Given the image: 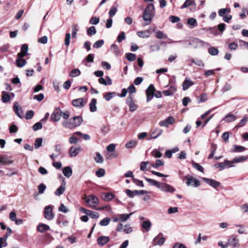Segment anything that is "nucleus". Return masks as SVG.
I'll use <instances>...</instances> for the list:
<instances>
[{
  "instance_id": "c9c22d12",
  "label": "nucleus",
  "mask_w": 248,
  "mask_h": 248,
  "mask_svg": "<svg viewBox=\"0 0 248 248\" xmlns=\"http://www.w3.org/2000/svg\"><path fill=\"white\" fill-rule=\"evenodd\" d=\"M248 121V117L244 115L243 119L240 121L236 127H242L245 125Z\"/></svg>"
},
{
  "instance_id": "412c9836",
  "label": "nucleus",
  "mask_w": 248,
  "mask_h": 248,
  "mask_svg": "<svg viewBox=\"0 0 248 248\" xmlns=\"http://www.w3.org/2000/svg\"><path fill=\"white\" fill-rule=\"evenodd\" d=\"M1 101L3 103H6L10 100V95L5 91L1 93Z\"/></svg>"
},
{
  "instance_id": "338daca9",
  "label": "nucleus",
  "mask_w": 248,
  "mask_h": 248,
  "mask_svg": "<svg viewBox=\"0 0 248 248\" xmlns=\"http://www.w3.org/2000/svg\"><path fill=\"white\" fill-rule=\"evenodd\" d=\"M42 128V124L40 122L35 123L32 126V129L34 131H37Z\"/></svg>"
},
{
  "instance_id": "4468645a",
  "label": "nucleus",
  "mask_w": 248,
  "mask_h": 248,
  "mask_svg": "<svg viewBox=\"0 0 248 248\" xmlns=\"http://www.w3.org/2000/svg\"><path fill=\"white\" fill-rule=\"evenodd\" d=\"M72 105L74 106L78 107H83L86 104V102L84 103V100L82 98H79L78 99H74L72 101Z\"/></svg>"
},
{
  "instance_id": "58836bf2",
  "label": "nucleus",
  "mask_w": 248,
  "mask_h": 248,
  "mask_svg": "<svg viewBox=\"0 0 248 248\" xmlns=\"http://www.w3.org/2000/svg\"><path fill=\"white\" fill-rule=\"evenodd\" d=\"M110 220L109 217H106L100 221L99 225L101 226H107L109 224Z\"/></svg>"
},
{
  "instance_id": "2eb2a0df",
  "label": "nucleus",
  "mask_w": 248,
  "mask_h": 248,
  "mask_svg": "<svg viewBox=\"0 0 248 248\" xmlns=\"http://www.w3.org/2000/svg\"><path fill=\"white\" fill-rule=\"evenodd\" d=\"M109 241V238L108 236H101L97 238V243L98 245L104 246Z\"/></svg>"
},
{
  "instance_id": "864d4df0",
  "label": "nucleus",
  "mask_w": 248,
  "mask_h": 248,
  "mask_svg": "<svg viewBox=\"0 0 248 248\" xmlns=\"http://www.w3.org/2000/svg\"><path fill=\"white\" fill-rule=\"evenodd\" d=\"M100 21V19L98 17L93 16L92 17L90 20V23L91 24L96 25Z\"/></svg>"
},
{
  "instance_id": "39448f33",
  "label": "nucleus",
  "mask_w": 248,
  "mask_h": 248,
  "mask_svg": "<svg viewBox=\"0 0 248 248\" xmlns=\"http://www.w3.org/2000/svg\"><path fill=\"white\" fill-rule=\"evenodd\" d=\"M228 245L233 248H237L240 246L239 240L237 236L234 235H231L228 240Z\"/></svg>"
},
{
  "instance_id": "7c9ffc66",
  "label": "nucleus",
  "mask_w": 248,
  "mask_h": 248,
  "mask_svg": "<svg viewBox=\"0 0 248 248\" xmlns=\"http://www.w3.org/2000/svg\"><path fill=\"white\" fill-rule=\"evenodd\" d=\"M233 148L234 149L232 151V152H242L246 150L245 147L237 145H234Z\"/></svg>"
},
{
  "instance_id": "bf43d9fd",
  "label": "nucleus",
  "mask_w": 248,
  "mask_h": 248,
  "mask_svg": "<svg viewBox=\"0 0 248 248\" xmlns=\"http://www.w3.org/2000/svg\"><path fill=\"white\" fill-rule=\"evenodd\" d=\"M105 174V170L103 169H99L96 171V175L98 177L103 176Z\"/></svg>"
},
{
  "instance_id": "a19ab883",
  "label": "nucleus",
  "mask_w": 248,
  "mask_h": 248,
  "mask_svg": "<svg viewBox=\"0 0 248 248\" xmlns=\"http://www.w3.org/2000/svg\"><path fill=\"white\" fill-rule=\"evenodd\" d=\"M80 73L81 72L78 69H74L70 72L69 76L72 78H74L79 76Z\"/></svg>"
},
{
  "instance_id": "f03ea898",
  "label": "nucleus",
  "mask_w": 248,
  "mask_h": 248,
  "mask_svg": "<svg viewBox=\"0 0 248 248\" xmlns=\"http://www.w3.org/2000/svg\"><path fill=\"white\" fill-rule=\"evenodd\" d=\"M83 120L81 116H78L71 118L68 120L62 122V126L66 128L73 129L79 126L83 122Z\"/></svg>"
},
{
  "instance_id": "473e14b6",
  "label": "nucleus",
  "mask_w": 248,
  "mask_h": 248,
  "mask_svg": "<svg viewBox=\"0 0 248 248\" xmlns=\"http://www.w3.org/2000/svg\"><path fill=\"white\" fill-rule=\"evenodd\" d=\"M114 197V195L111 193H104V197H102V199L105 201H109L111 200Z\"/></svg>"
},
{
  "instance_id": "de8ad7c7",
  "label": "nucleus",
  "mask_w": 248,
  "mask_h": 248,
  "mask_svg": "<svg viewBox=\"0 0 248 248\" xmlns=\"http://www.w3.org/2000/svg\"><path fill=\"white\" fill-rule=\"evenodd\" d=\"M192 166L194 168H195L196 169L198 170L199 171H201L202 172H204V169H203V168L201 165H200L199 164H198L197 163H196V162H192Z\"/></svg>"
},
{
  "instance_id": "f257e3e1",
  "label": "nucleus",
  "mask_w": 248,
  "mask_h": 248,
  "mask_svg": "<svg viewBox=\"0 0 248 248\" xmlns=\"http://www.w3.org/2000/svg\"><path fill=\"white\" fill-rule=\"evenodd\" d=\"M155 16V7L153 3H149L144 10L142 17L145 22L143 26L148 25L151 24V21Z\"/></svg>"
},
{
  "instance_id": "e433bc0d",
  "label": "nucleus",
  "mask_w": 248,
  "mask_h": 248,
  "mask_svg": "<svg viewBox=\"0 0 248 248\" xmlns=\"http://www.w3.org/2000/svg\"><path fill=\"white\" fill-rule=\"evenodd\" d=\"M151 227V223L149 220L144 221L142 223V227L147 232L149 231Z\"/></svg>"
},
{
  "instance_id": "8fccbe9b",
  "label": "nucleus",
  "mask_w": 248,
  "mask_h": 248,
  "mask_svg": "<svg viewBox=\"0 0 248 248\" xmlns=\"http://www.w3.org/2000/svg\"><path fill=\"white\" fill-rule=\"evenodd\" d=\"M126 57L127 60L130 62L135 61L136 58V55L132 53H127L126 54Z\"/></svg>"
},
{
  "instance_id": "6ab92c4d",
  "label": "nucleus",
  "mask_w": 248,
  "mask_h": 248,
  "mask_svg": "<svg viewBox=\"0 0 248 248\" xmlns=\"http://www.w3.org/2000/svg\"><path fill=\"white\" fill-rule=\"evenodd\" d=\"M137 34L140 38H148L150 36L149 30L141 31L137 32Z\"/></svg>"
},
{
  "instance_id": "bb28decb",
  "label": "nucleus",
  "mask_w": 248,
  "mask_h": 248,
  "mask_svg": "<svg viewBox=\"0 0 248 248\" xmlns=\"http://www.w3.org/2000/svg\"><path fill=\"white\" fill-rule=\"evenodd\" d=\"M165 240V239L164 237L159 238L156 236L154 239L153 242L154 245H162L164 243Z\"/></svg>"
},
{
  "instance_id": "774afa93",
  "label": "nucleus",
  "mask_w": 248,
  "mask_h": 248,
  "mask_svg": "<svg viewBox=\"0 0 248 248\" xmlns=\"http://www.w3.org/2000/svg\"><path fill=\"white\" fill-rule=\"evenodd\" d=\"M129 107V111H134L137 109L138 106L135 103L134 101L131 103V104H129L128 105Z\"/></svg>"
},
{
  "instance_id": "aec40b11",
  "label": "nucleus",
  "mask_w": 248,
  "mask_h": 248,
  "mask_svg": "<svg viewBox=\"0 0 248 248\" xmlns=\"http://www.w3.org/2000/svg\"><path fill=\"white\" fill-rule=\"evenodd\" d=\"M210 149H211V150H210L211 153L207 157V158L208 159H211L214 157L215 153L217 149V144H216L214 143H211V146H210Z\"/></svg>"
},
{
  "instance_id": "4d7b16f0",
  "label": "nucleus",
  "mask_w": 248,
  "mask_h": 248,
  "mask_svg": "<svg viewBox=\"0 0 248 248\" xmlns=\"http://www.w3.org/2000/svg\"><path fill=\"white\" fill-rule=\"evenodd\" d=\"M207 100V95L205 93H202L199 96V103H202L205 102Z\"/></svg>"
},
{
  "instance_id": "1a4fd4ad",
  "label": "nucleus",
  "mask_w": 248,
  "mask_h": 248,
  "mask_svg": "<svg viewBox=\"0 0 248 248\" xmlns=\"http://www.w3.org/2000/svg\"><path fill=\"white\" fill-rule=\"evenodd\" d=\"M202 179L204 182H205L207 184L209 185L210 186H212V187L215 188L218 187L220 185L219 182L212 179L203 177L202 178Z\"/></svg>"
},
{
  "instance_id": "9b49d317",
  "label": "nucleus",
  "mask_w": 248,
  "mask_h": 248,
  "mask_svg": "<svg viewBox=\"0 0 248 248\" xmlns=\"http://www.w3.org/2000/svg\"><path fill=\"white\" fill-rule=\"evenodd\" d=\"M160 189L164 191L173 193L175 191V189L171 186L166 183H162Z\"/></svg>"
},
{
  "instance_id": "c85d7f7f",
  "label": "nucleus",
  "mask_w": 248,
  "mask_h": 248,
  "mask_svg": "<svg viewBox=\"0 0 248 248\" xmlns=\"http://www.w3.org/2000/svg\"><path fill=\"white\" fill-rule=\"evenodd\" d=\"M155 37L157 39H165L168 38L167 34H165L163 31H157L156 32Z\"/></svg>"
},
{
  "instance_id": "f704fd0d",
  "label": "nucleus",
  "mask_w": 248,
  "mask_h": 248,
  "mask_svg": "<svg viewBox=\"0 0 248 248\" xmlns=\"http://www.w3.org/2000/svg\"><path fill=\"white\" fill-rule=\"evenodd\" d=\"M151 165L153 167L157 168L160 166H163L164 165V162L162 160L157 159L156 160L155 163H152Z\"/></svg>"
},
{
  "instance_id": "4be33fe9",
  "label": "nucleus",
  "mask_w": 248,
  "mask_h": 248,
  "mask_svg": "<svg viewBox=\"0 0 248 248\" xmlns=\"http://www.w3.org/2000/svg\"><path fill=\"white\" fill-rule=\"evenodd\" d=\"M144 179L151 185L155 186L158 188H160L162 183H160L154 179H150L146 177H144Z\"/></svg>"
},
{
  "instance_id": "13d9d810",
  "label": "nucleus",
  "mask_w": 248,
  "mask_h": 248,
  "mask_svg": "<svg viewBox=\"0 0 248 248\" xmlns=\"http://www.w3.org/2000/svg\"><path fill=\"white\" fill-rule=\"evenodd\" d=\"M110 48L115 54L117 55L119 53V49L117 45L112 44Z\"/></svg>"
},
{
  "instance_id": "f3484780",
  "label": "nucleus",
  "mask_w": 248,
  "mask_h": 248,
  "mask_svg": "<svg viewBox=\"0 0 248 248\" xmlns=\"http://www.w3.org/2000/svg\"><path fill=\"white\" fill-rule=\"evenodd\" d=\"M37 231L41 233L45 232L46 231H49L50 228V227L43 223H40L37 226Z\"/></svg>"
},
{
  "instance_id": "6e6d98bb",
  "label": "nucleus",
  "mask_w": 248,
  "mask_h": 248,
  "mask_svg": "<svg viewBox=\"0 0 248 248\" xmlns=\"http://www.w3.org/2000/svg\"><path fill=\"white\" fill-rule=\"evenodd\" d=\"M149 164H150V162L148 161L141 162L140 164V170L141 171H145L146 170L147 165Z\"/></svg>"
},
{
  "instance_id": "5701e85b",
  "label": "nucleus",
  "mask_w": 248,
  "mask_h": 248,
  "mask_svg": "<svg viewBox=\"0 0 248 248\" xmlns=\"http://www.w3.org/2000/svg\"><path fill=\"white\" fill-rule=\"evenodd\" d=\"M63 173L66 177H70L72 175V170L70 167L68 166L63 168Z\"/></svg>"
},
{
  "instance_id": "7ed1b4c3",
  "label": "nucleus",
  "mask_w": 248,
  "mask_h": 248,
  "mask_svg": "<svg viewBox=\"0 0 248 248\" xmlns=\"http://www.w3.org/2000/svg\"><path fill=\"white\" fill-rule=\"evenodd\" d=\"M184 178L186 180V184L187 186L192 185L194 187H198L201 185L200 181L195 178H194L192 176L189 174L185 176Z\"/></svg>"
},
{
  "instance_id": "603ef678",
  "label": "nucleus",
  "mask_w": 248,
  "mask_h": 248,
  "mask_svg": "<svg viewBox=\"0 0 248 248\" xmlns=\"http://www.w3.org/2000/svg\"><path fill=\"white\" fill-rule=\"evenodd\" d=\"M88 35H92L95 34L96 32L95 28L94 26H92L88 28L87 31Z\"/></svg>"
},
{
  "instance_id": "c756f323",
  "label": "nucleus",
  "mask_w": 248,
  "mask_h": 248,
  "mask_svg": "<svg viewBox=\"0 0 248 248\" xmlns=\"http://www.w3.org/2000/svg\"><path fill=\"white\" fill-rule=\"evenodd\" d=\"M13 161L9 160L8 157L5 155L0 156V163L3 164H11L13 163Z\"/></svg>"
},
{
  "instance_id": "680f3d73",
  "label": "nucleus",
  "mask_w": 248,
  "mask_h": 248,
  "mask_svg": "<svg viewBox=\"0 0 248 248\" xmlns=\"http://www.w3.org/2000/svg\"><path fill=\"white\" fill-rule=\"evenodd\" d=\"M152 155L153 156L156 158H160L162 156V155L161 153L156 149H155L152 152Z\"/></svg>"
},
{
  "instance_id": "79ce46f5",
  "label": "nucleus",
  "mask_w": 248,
  "mask_h": 248,
  "mask_svg": "<svg viewBox=\"0 0 248 248\" xmlns=\"http://www.w3.org/2000/svg\"><path fill=\"white\" fill-rule=\"evenodd\" d=\"M137 143V141L135 140H131L125 144V147L128 149L133 148L135 147Z\"/></svg>"
},
{
  "instance_id": "5fc2aeb1",
  "label": "nucleus",
  "mask_w": 248,
  "mask_h": 248,
  "mask_svg": "<svg viewBox=\"0 0 248 248\" xmlns=\"http://www.w3.org/2000/svg\"><path fill=\"white\" fill-rule=\"evenodd\" d=\"M104 42L103 40H100L98 41H97L95 42V43L93 45V47L95 48H98L99 47H101L104 44Z\"/></svg>"
},
{
  "instance_id": "0eeeda50",
  "label": "nucleus",
  "mask_w": 248,
  "mask_h": 248,
  "mask_svg": "<svg viewBox=\"0 0 248 248\" xmlns=\"http://www.w3.org/2000/svg\"><path fill=\"white\" fill-rule=\"evenodd\" d=\"M155 92V89L153 84H150L146 91L147 101H150L153 97Z\"/></svg>"
},
{
  "instance_id": "ddd939ff",
  "label": "nucleus",
  "mask_w": 248,
  "mask_h": 248,
  "mask_svg": "<svg viewBox=\"0 0 248 248\" xmlns=\"http://www.w3.org/2000/svg\"><path fill=\"white\" fill-rule=\"evenodd\" d=\"M81 151V148L80 147H76L74 146H72L70 147L69 149V155L70 157H74L76 156Z\"/></svg>"
},
{
  "instance_id": "09e8293b",
  "label": "nucleus",
  "mask_w": 248,
  "mask_h": 248,
  "mask_svg": "<svg viewBox=\"0 0 248 248\" xmlns=\"http://www.w3.org/2000/svg\"><path fill=\"white\" fill-rule=\"evenodd\" d=\"M208 52L211 55H217L218 53V49L215 47H211L208 49Z\"/></svg>"
},
{
  "instance_id": "3c124183",
  "label": "nucleus",
  "mask_w": 248,
  "mask_h": 248,
  "mask_svg": "<svg viewBox=\"0 0 248 248\" xmlns=\"http://www.w3.org/2000/svg\"><path fill=\"white\" fill-rule=\"evenodd\" d=\"M43 140L42 138H37L36 139L34 143V148L38 149L41 146Z\"/></svg>"
},
{
  "instance_id": "a878e982",
  "label": "nucleus",
  "mask_w": 248,
  "mask_h": 248,
  "mask_svg": "<svg viewBox=\"0 0 248 248\" xmlns=\"http://www.w3.org/2000/svg\"><path fill=\"white\" fill-rule=\"evenodd\" d=\"M65 189V184H62L61 186L58 188L55 192V194L57 196H60L62 195Z\"/></svg>"
},
{
  "instance_id": "b1692460",
  "label": "nucleus",
  "mask_w": 248,
  "mask_h": 248,
  "mask_svg": "<svg viewBox=\"0 0 248 248\" xmlns=\"http://www.w3.org/2000/svg\"><path fill=\"white\" fill-rule=\"evenodd\" d=\"M97 103V100L95 98H93L91 100V103L89 104L90 106V110L91 112H93L96 111L97 108L96 106V104Z\"/></svg>"
},
{
  "instance_id": "69168bd1",
  "label": "nucleus",
  "mask_w": 248,
  "mask_h": 248,
  "mask_svg": "<svg viewBox=\"0 0 248 248\" xmlns=\"http://www.w3.org/2000/svg\"><path fill=\"white\" fill-rule=\"evenodd\" d=\"M170 20L173 23L178 22L180 20V18L174 16H171L169 17Z\"/></svg>"
},
{
  "instance_id": "e2e57ef3",
  "label": "nucleus",
  "mask_w": 248,
  "mask_h": 248,
  "mask_svg": "<svg viewBox=\"0 0 248 248\" xmlns=\"http://www.w3.org/2000/svg\"><path fill=\"white\" fill-rule=\"evenodd\" d=\"M34 115V112L32 110H29L27 111L25 115V118L27 120L31 119Z\"/></svg>"
},
{
  "instance_id": "f8f14e48",
  "label": "nucleus",
  "mask_w": 248,
  "mask_h": 248,
  "mask_svg": "<svg viewBox=\"0 0 248 248\" xmlns=\"http://www.w3.org/2000/svg\"><path fill=\"white\" fill-rule=\"evenodd\" d=\"M57 223L60 226H65L68 221L65 219V217L63 215L60 214L57 220Z\"/></svg>"
},
{
  "instance_id": "37998d69",
  "label": "nucleus",
  "mask_w": 248,
  "mask_h": 248,
  "mask_svg": "<svg viewBox=\"0 0 248 248\" xmlns=\"http://www.w3.org/2000/svg\"><path fill=\"white\" fill-rule=\"evenodd\" d=\"M231 164V162L228 160H225L224 162H220L217 163L218 165V168H219V170H221L224 169L226 166L229 165Z\"/></svg>"
},
{
  "instance_id": "4c0bfd02",
  "label": "nucleus",
  "mask_w": 248,
  "mask_h": 248,
  "mask_svg": "<svg viewBox=\"0 0 248 248\" xmlns=\"http://www.w3.org/2000/svg\"><path fill=\"white\" fill-rule=\"evenodd\" d=\"M16 65L18 67H22L26 63V61L22 58H18L16 60Z\"/></svg>"
},
{
  "instance_id": "20e7f679",
  "label": "nucleus",
  "mask_w": 248,
  "mask_h": 248,
  "mask_svg": "<svg viewBox=\"0 0 248 248\" xmlns=\"http://www.w3.org/2000/svg\"><path fill=\"white\" fill-rule=\"evenodd\" d=\"M98 198L93 195H90L86 200V202L91 207H95L98 204Z\"/></svg>"
},
{
  "instance_id": "0e129e2a",
  "label": "nucleus",
  "mask_w": 248,
  "mask_h": 248,
  "mask_svg": "<svg viewBox=\"0 0 248 248\" xmlns=\"http://www.w3.org/2000/svg\"><path fill=\"white\" fill-rule=\"evenodd\" d=\"M133 182L137 186H141V187H144V184L143 183V182L141 180H138L137 179H136L135 178H133L132 179Z\"/></svg>"
},
{
  "instance_id": "ea45409f",
  "label": "nucleus",
  "mask_w": 248,
  "mask_h": 248,
  "mask_svg": "<svg viewBox=\"0 0 248 248\" xmlns=\"http://www.w3.org/2000/svg\"><path fill=\"white\" fill-rule=\"evenodd\" d=\"M230 12V9L229 8H222L219 10L218 15L220 16L223 17L226 15L227 13Z\"/></svg>"
},
{
  "instance_id": "a18cd8bd",
  "label": "nucleus",
  "mask_w": 248,
  "mask_h": 248,
  "mask_svg": "<svg viewBox=\"0 0 248 248\" xmlns=\"http://www.w3.org/2000/svg\"><path fill=\"white\" fill-rule=\"evenodd\" d=\"M194 2V0H186L183 5L181 7V9H184L192 5Z\"/></svg>"
},
{
  "instance_id": "c03bdc74",
  "label": "nucleus",
  "mask_w": 248,
  "mask_h": 248,
  "mask_svg": "<svg viewBox=\"0 0 248 248\" xmlns=\"http://www.w3.org/2000/svg\"><path fill=\"white\" fill-rule=\"evenodd\" d=\"M94 160L98 163H102L103 162V157L99 152H97L96 153V156L94 157Z\"/></svg>"
},
{
  "instance_id": "6e6552de",
  "label": "nucleus",
  "mask_w": 248,
  "mask_h": 248,
  "mask_svg": "<svg viewBox=\"0 0 248 248\" xmlns=\"http://www.w3.org/2000/svg\"><path fill=\"white\" fill-rule=\"evenodd\" d=\"M62 114V110L59 108H56L51 115V119L54 122H57L60 120Z\"/></svg>"
},
{
  "instance_id": "a211bd4d",
  "label": "nucleus",
  "mask_w": 248,
  "mask_h": 248,
  "mask_svg": "<svg viewBox=\"0 0 248 248\" xmlns=\"http://www.w3.org/2000/svg\"><path fill=\"white\" fill-rule=\"evenodd\" d=\"M17 103H15L13 106L14 111L15 112L16 114L20 118H22V115L23 114V111L21 107H19L16 105Z\"/></svg>"
},
{
  "instance_id": "393cba45",
  "label": "nucleus",
  "mask_w": 248,
  "mask_h": 248,
  "mask_svg": "<svg viewBox=\"0 0 248 248\" xmlns=\"http://www.w3.org/2000/svg\"><path fill=\"white\" fill-rule=\"evenodd\" d=\"M236 120V117L232 114H228L224 118L223 120L227 123L232 122Z\"/></svg>"
},
{
  "instance_id": "cd10ccee",
  "label": "nucleus",
  "mask_w": 248,
  "mask_h": 248,
  "mask_svg": "<svg viewBox=\"0 0 248 248\" xmlns=\"http://www.w3.org/2000/svg\"><path fill=\"white\" fill-rule=\"evenodd\" d=\"M132 214L133 213H131L129 214H122L118 215V216L119 217V220L121 221L124 222L127 220Z\"/></svg>"
},
{
  "instance_id": "72a5a7b5",
  "label": "nucleus",
  "mask_w": 248,
  "mask_h": 248,
  "mask_svg": "<svg viewBox=\"0 0 248 248\" xmlns=\"http://www.w3.org/2000/svg\"><path fill=\"white\" fill-rule=\"evenodd\" d=\"M78 27L77 24H74L72 26V35L73 38L77 37V33L78 31Z\"/></svg>"
},
{
  "instance_id": "dca6fc26",
  "label": "nucleus",
  "mask_w": 248,
  "mask_h": 248,
  "mask_svg": "<svg viewBox=\"0 0 248 248\" xmlns=\"http://www.w3.org/2000/svg\"><path fill=\"white\" fill-rule=\"evenodd\" d=\"M194 84V82L190 80L187 78H186V79L183 83L182 87L183 90L186 91L191 86Z\"/></svg>"
},
{
  "instance_id": "423d86ee",
  "label": "nucleus",
  "mask_w": 248,
  "mask_h": 248,
  "mask_svg": "<svg viewBox=\"0 0 248 248\" xmlns=\"http://www.w3.org/2000/svg\"><path fill=\"white\" fill-rule=\"evenodd\" d=\"M44 217L47 220H52L54 217L52 207L51 205L47 206L45 208Z\"/></svg>"
},
{
  "instance_id": "9d476101",
  "label": "nucleus",
  "mask_w": 248,
  "mask_h": 248,
  "mask_svg": "<svg viewBox=\"0 0 248 248\" xmlns=\"http://www.w3.org/2000/svg\"><path fill=\"white\" fill-rule=\"evenodd\" d=\"M175 122V119L171 116L168 117L166 120L159 122V125L160 126L168 127L169 124H172Z\"/></svg>"
},
{
  "instance_id": "052dcab7",
  "label": "nucleus",
  "mask_w": 248,
  "mask_h": 248,
  "mask_svg": "<svg viewBox=\"0 0 248 248\" xmlns=\"http://www.w3.org/2000/svg\"><path fill=\"white\" fill-rule=\"evenodd\" d=\"M123 231L128 234L131 233L133 231V230L132 227L130 226V225L127 224L124 226Z\"/></svg>"
},
{
  "instance_id": "49530a36",
  "label": "nucleus",
  "mask_w": 248,
  "mask_h": 248,
  "mask_svg": "<svg viewBox=\"0 0 248 248\" xmlns=\"http://www.w3.org/2000/svg\"><path fill=\"white\" fill-rule=\"evenodd\" d=\"M101 133L104 135H106L109 131V127L108 125H103L101 127Z\"/></svg>"
},
{
  "instance_id": "2f4dec72",
  "label": "nucleus",
  "mask_w": 248,
  "mask_h": 248,
  "mask_svg": "<svg viewBox=\"0 0 248 248\" xmlns=\"http://www.w3.org/2000/svg\"><path fill=\"white\" fill-rule=\"evenodd\" d=\"M164 43V42L161 41L159 43H157L155 45H151L150 47L152 49V51H159L160 49V45H162Z\"/></svg>"
}]
</instances>
